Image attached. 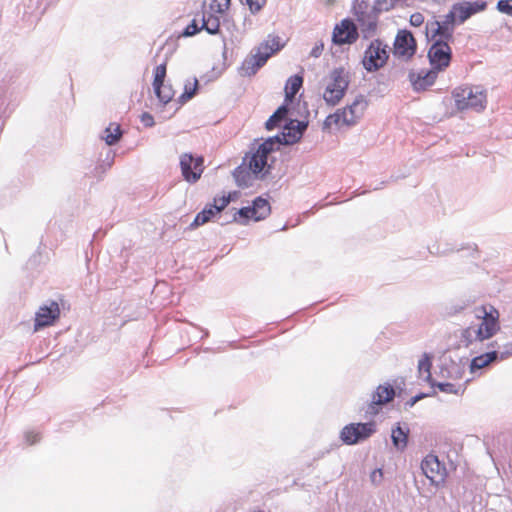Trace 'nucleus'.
<instances>
[{"label": "nucleus", "instance_id": "f257e3e1", "mask_svg": "<svg viewBox=\"0 0 512 512\" xmlns=\"http://www.w3.org/2000/svg\"><path fill=\"white\" fill-rule=\"evenodd\" d=\"M282 48L279 37L273 38L271 44L269 42L261 43L256 49L255 53L248 55L241 67L240 73L242 76H252L265 65L267 60L277 51Z\"/></svg>", "mask_w": 512, "mask_h": 512}, {"label": "nucleus", "instance_id": "f03ea898", "mask_svg": "<svg viewBox=\"0 0 512 512\" xmlns=\"http://www.w3.org/2000/svg\"><path fill=\"white\" fill-rule=\"evenodd\" d=\"M280 145H282V143L279 135L269 137L261 143L257 150L252 154L249 161V167L256 178L261 180L265 179L271 168V166L267 164L268 155L271 152L278 150Z\"/></svg>", "mask_w": 512, "mask_h": 512}, {"label": "nucleus", "instance_id": "7ed1b4c3", "mask_svg": "<svg viewBox=\"0 0 512 512\" xmlns=\"http://www.w3.org/2000/svg\"><path fill=\"white\" fill-rule=\"evenodd\" d=\"M376 432L374 422L350 423L340 432V439L346 445H355L370 438Z\"/></svg>", "mask_w": 512, "mask_h": 512}, {"label": "nucleus", "instance_id": "20e7f679", "mask_svg": "<svg viewBox=\"0 0 512 512\" xmlns=\"http://www.w3.org/2000/svg\"><path fill=\"white\" fill-rule=\"evenodd\" d=\"M387 48L388 46L380 39H375L370 43L362 60L363 66L368 72H375L386 64L389 58Z\"/></svg>", "mask_w": 512, "mask_h": 512}, {"label": "nucleus", "instance_id": "39448f33", "mask_svg": "<svg viewBox=\"0 0 512 512\" xmlns=\"http://www.w3.org/2000/svg\"><path fill=\"white\" fill-rule=\"evenodd\" d=\"M455 103L459 110L472 108L476 111H482L486 106V95L482 90L476 88H463L454 93Z\"/></svg>", "mask_w": 512, "mask_h": 512}, {"label": "nucleus", "instance_id": "423d86ee", "mask_svg": "<svg viewBox=\"0 0 512 512\" xmlns=\"http://www.w3.org/2000/svg\"><path fill=\"white\" fill-rule=\"evenodd\" d=\"M469 363L467 357L458 355L444 356L441 359L439 366V376L446 379L458 380L461 379L465 373L466 366Z\"/></svg>", "mask_w": 512, "mask_h": 512}, {"label": "nucleus", "instance_id": "0eeeda50", "mask_svg": "<svg viewBox=\"0 0 512 512\" xmlns=\"http://www.w3.org/2000/svg\"><path fill=\"white\" fill-rule=\"evenodd\" d=\"M451 48L448 41L443 39L436 40L428 51V58L432 69L439 72L447 68L451 61Z\"/></svg>", "mask_w": 512, "mask_h": 512}, {"label": "nucleus", "instance_id": "6e6552de", "mask_svg": "<svg viewBox=\"0 0 512 512\" xmlns=\"http://www.w3.org/2000/svg\"><path fill=\"white\" fill-rule=\"evenodd\" d=\"M180 168L183 178L189 183H196L204 170L203 157H194L191 153L180 156Z\"/></svg>", "mask_w": 512, "mask_h": 512}, {"label": "nucleus", "instance_id": "1a4fd4ad", "mask_svg": "<svg viewBox=\"0 0 512 512\" xmlns=\"http://www.w3.org/2000/svg\"><path fill=\"white\" fill-rule=\"evenodd\" d=\"M422 473L430 480L431 484L439 486L446 478V468L440 463L437 456L427 455L421 462Z\"/></svg>", "mask_w": 512, "mask_h": 512}, {"label": "nucleus", "instance_id": "9d476101", "mask_svg": "<svg viewBox=\"0 0 512 512\" xmlns=\"http://www.w3.org/2000/svg\"><path fill=\"white\" fill-rule=\"evenodd\" d=\"M416 49L417 44L412 33L408 30L398 31L394 41V56L409 60L416 53Z\"/></svg>", "mask_w": 512, "mask_h": 512}, {"label": "nucleus", "instance_id": "9b49d317", "mask_svg": "<svg viewBox=\"0 0 512 512\" xmlns=\"http://www.w3.org/2000/svg\"><path fill=\"white\" fill-rule=\"evenodd\" d=\"M358 37V28L353 20L344 19L340 25L335 26L332 41L337 45L353 44Z\"/></svg>", "mask_w": 512, "mask_h": 512}, {"label": "nucleus", "instance_id": "f8f14e48", "mask_svg": "<svg viewBox=\"0 0 512 512\" xmlns=\"http://www.w3.org/2000/svg\"><path fill=\"white\" fill-rule=\"evenodd\" d=\"M368 106V101L364 95H358L354 101L347 105L344 109H341L343 114V124L351 126L357 123V121L363 116L364 111Z\"/></svg>", "mask_w": 512, "mask_h": 512}, {"label": "nucleus", "instance_id": "ddd939ff", "mask_svg": "<svg viewBox=\"0 0 512 512\" xmlns=\"http://www.w3.org/2000/svg\"><path fill=\"white\" fill-rule=\"evenodd\" d=\"M60 315L59 305L55 301H50L47 305L39 308L35 317V330L52 325Z\"/></svg>", "mask_w": 512, "mask_h": 512}, {"label": "nucleus", "instance_id": "4468645a", "mask_svg": "<svg viewBox=\"0 0 512 512\" xmlns=\"http://www.w3.org/2000/svg\"><path fill=\"white\" fill-rule=\"evenodd\" d=\"M308 126L307 121L290 120L285 125L283 132L279 135L282 145H292L297 143Z\"/></svg>", "mask_w": 512, "mask_h": 512}, {"label": "nucleus", "instance_id": "2eb2a0df", "mask_svg": "<svg viewBox=\"0 0 512 512\" xmlns=\"http://www.w3.org/2000/svg\"><path fill=\"white\" fill-rule=\"evenodd\" d=\"M438 76V72L434 69L425 71L421 70L420 72L416 73L414 71H410L408 78L411 82V85L416 92L425 91L429 87H431Z\"/></svg>", "mask_w": 512, "mask_h": 512}, {"label": "nucleus", "instance_id": "dca6fc26", "mask_svg": "<svg viewBox=\"0 0 512 512\" xmlns=\"http://www.w3.org/2000/svg\"><path fill=\"white\" fill-rule=\"evenodd\" d=\"M487 7L485 1L468 2L464 1L461 3L454 4L452 10L455 11L456 17H458L459 23H464L472 15L484 11Z\"/></svg>", "mask_w": 512, "mask_h": 512}, {"label": "nucleus", "instance_id": "f3484780", "mask_svg": "<svg viewBox=\"0 0 512 512\" xmlns=\"http://www.w3.org/2000/svg\"><path fill=\"white\" fill-rule=\"evenodd\" d=\"M355 17L361 26L363 37L368 39L373 36L376 32L379 14L370 8L369 11L363 12V14L355 15Z\"/></svg>", "mask_w": 512, "mask_h": 512}, {"label": "nucleus", "instance_id": "a211bd4d", "mask_svg": "<svg viewBox=\"0 0 512 512\" xmlns=\"http://www.w3.org/2000/svg\"><path fill=\"white\" fill-rule=\"evenodd\" d=\"M477 317H482V321L477 328H481L482 336L481 339L485 340L492 337L497 329V317H494L492 314H488L484 307H481L477 310Z\"/></svg>", "mask_w": 512, "mask_h": 512}, {"label": "nucleus", "instance_id": "6ab92c4d", "mask_svg": "<svg viewBox=\"0 0 512 512\" xmlns=\"http://www.w3.org/2000/svg\"><path fill=\"white\" fill-rule=\"evenodd\" d=\"M395 396V390L392 386H378L376 392L373 394L372 403L369 407L370 414H377L378 410L375 409V405H383L393 400Z\"/></svg>", "mask_w": 512, "mask_h": 512}, {"label": "nucleus", "instance_id": "aec40b11", "mask_svg": "<svg viewBox=\"0 0 512 512\" xmlns=\"http://www.w3.org/2000/svg\"><path fill=\"white\" fill-rule=\"evenodd\" d=\"M331 83L328 84V87L337 88L338 90L345 91L349 85V77L348 73L344 68H335L330 73Z\"/></svg>", "mask_w": 512, "mask_h": 512}, {"label": "nucleus", "instance_id": "412c9836", "mask_svg": "<svg viewBox=\"0 0 512 512\" xmlns=\"http://www.w3.org/2000/svg\"><path fill=\"white\" fill-rule=\"evenodd\" d=\"M303 84V77L300 75H293L288 78L285 85V104L293 101L295 95L298 93Z\"/></svg>", "mask_w": 512, "mask_h": 512}, {"label": "nucleus", "instance_id": "4be33fe9", "mask_svg": "<svg viewBox=\"0 0 512 512\" xmlns=\"http://www.w3.org/2000/svg\"><path fill=\"white\" fill-rule=\"evenodd\" d=\"M252 170L248 166V168L243 167L242 165L236 167L233 171V176L235 182L240 188H247L252 185L253 177Z\"/></svg>", "mask_w": 512, "mask_h": 512}, {"label": "nucleus", "instance_id": "5701e85b", "mask_svg": "<svg viewBox=\"0 0 512 512\" xmlns=\"http://www.w3.org/2000/svg\"><path fill=\"white\" fill-rule=\"evenodd\" d=\"M456 22V14L452 9L444 16L442 21H439L440 29L442 31V39L449 41L453 38L454 24Z\"/></svg>", "mask_w": 512, "mask_h": 512}, {"label": "nucleus", "instance_id": "b1692460", "mask_svg": "<svg viewBox=\"0 0 512 512\" xmlns=\"http://www.w3.org/2000/svg\"><path fill=\"white\" fill-rule=\"evenodd\" d=\"M251 208L255 213V221L265 219L270 214L271 211L269 202L262 197H257L253 201V205L251 206Z\"/></svg>", "mask_w": 512, "mask_h": 512}, {"label": "nucleus", "instance_id": "393cba45", "mask_svg": "<svg viewBox=\"0 0 512 512\" xmlns=\"http://www.w3.org/2000/svg\"><path fill=\"white\" fill-rule=\"evenodd\" d=\"M201 20L203 30H205L207 33L216 35L220 32V20L217 16L214 15L213 12H210L209 15H206L203 12Z\"/></svg>", "mask_w": 512, "mask_h": 512}, {"label": "nucleus", "instance_id": "a878e982", "mask_svg": "<svg viewBox=\"0 0 512 512\" xmlns=\"http://www.w3.org/2000/svg\"><path fill=\"white\" fill-rule=\"evenodd\" d=\"M288 106L287 104H283L269 117V119L265 123V128L267 130H272L275 127L279 126L280 123L286 118L288 114Z\"/></svg>", "mask_w": 512, "mask_h": 512}, {"label": "nucleus", "instance_id": "bb28decb", "mask_svg": "<svg viewBox=\"0 0 512 512\" xmlns=\"http://www.w3.org/2000/svg\"><path fill=\"white\" fill-rule=\"evenodd\" d=\"M498 357V353L496 351H491L488 353H485L480 356L474 357L470 362V369L472 372H474L477 369H481L485 366H487L489 363L496 360Z\"/></svg>", "mask_w": 512, "mask_h": 512}, {"label": "nucleus", "instance_id": "cd10ccee", "mask_svg": "<svg viewBox=\"0 0 512 512\" xmlns=\"http://www.w3.org/2000/svg\"><path fill=\"white\" fill-rule=\"evenodd\" d=\"M153 88L157 98L164 105L169 103L175 95V91L172 86L170 84H164V82L159 85V88L156 86H153Z\"/></svg>", "mask_w": 512, "mask_h": 512}, {"label": "nucleus", "instance_id": "c85d7f7f", "mask_svg": "<svg viewBox=\"0 0 512 512\" xmlns=\"http://www.w3.org/2000/svg\"><path fill=\"white\" fill-rule=\"evenodd\" d=\"M213 209L214 207L212 204L206 205L205 208L196 215L190 227L196 228L210 221L216 214H218L217 212H214Z\"/></svg>", "mask_w": 512, "mask_h": 512}, {"label": "nucleus", "instance_id": "c756f323", "mask_svg": "<svg viewBox=\"0 0 512 512\" xmlns=\"http://www.w3.org/2000/svg\"><path fill=\"white\" fill-rule=\"evenodd\" d=\"M482 335L481 328L468 327L462 331L461 339L462 342L465 343V346L468 347L474 341H483V339H481Z\"/></svg>", "mask_w": 512, "mask_h": 512}, {"label": "nucleus", "instance_id": "7c9ffc66", "mask_svg": "<svg viewBox=\"0 0 512 512\" xmlns=\"http://www.w3.org/2000/svg\"><path fill=\"white\" fill-rule=\"evenodd\" d=\"M345 93V91L327 86L323 98L328 105L335 106L342 100Z\"/></svg>", "mask_w": 512, "mask_h": 512}, {"label": "nucleus", "instance_id": "2f4dec72", "mask_svg": "<svg viewBox=\"0 0 512 512\" xmlns=\"http://www.w3.org/2000/svg\"><path fill=\"white\" fill-rule=\"evenodd\" d=\"M391 438L393 445L397 449L403 450L407 446L408 432H405L400 426H397L392 430Z\"/></svg>", "mask_w": 512, "mask_h": 512}, {"label": "nucleus", "instance_id": "473e14b6", "mask_svg": "<svg viewBox=\"0 0 512 512\" xmlns=\"http://www.w3.org/2000/svg\"><path fill=\"white\" fill-rule=\"evenodd\" d=\"M208 3L210 12L223 14L230 6V0H205L203 7Z\"/></svg>", "mask_w": 512, "mask_h": 512}, {"label": "nucleus", "instance_id": "72a5a7b5", "mask_svg": "<svg viewBox=\"0 0 512 512\" xmlns=\"http://www.w3.org/2000/svg\"><path fill=\"white\" fill-rule=\"evenodd\" d=\"M249 219L255 220V213L250 206L242 207L232 213V220H237L241 224H246Z\"/></svg>", "mask_w": 512, "mask_h": 512}, {"label": "nucleus", "instance_id": "f704fd0d", "mask_svg": "<svg viewBox=\"0 0 512 512\" xmlns=\"http://www.w3.org/2000/svg\"><path fill=\"white\" fill-rule=\"evenodd\" d=\"M425 34L428 40H434L437 36L442 39V31L440 29L439 21L436 19L426 22Z\"/></svg>", "mask_w": 512, "mask_h": 512}, {"label": "nucleus", "instance_id": "c9c22d12", "mask_svg": "<svg viewBox=\"0 0 512 512\" xmlns=\"http://www.w3.org/2000/svg\"><path fill=\"white\" fill-rule=\"evenodd\" d=\"M431 366H432L431 356L428 353H424L422 358L419 360L418 371H419V373H421L423 371L427 373V376L425 377V381L428 383H431L433 381L432 375L430 372Z\"/></svg>", "mask_w": 512, "mask_h": 512}, {"label": "nucleus", "instance_id": "e433bc0d", "mask_svg": "<svg viewBox=\"0 0 512 512\" xmlns=\"http://www.w3.org/2000/svg\"><path fill=\"white\" fill-rule=\"evenodd\" d=\"M105 133L106 135L103 137V139L109 146L115 145L122 136V131L119 125H116V127L114 128V132L111 131V126L107 127L105 129Z\"/></svg>", "mask_w": 512, "mask_h": 512}, {"label": "nucleus", "instance_id": "4c0bfd02", "mask_svg": "<svg viewBox=\"0 0 512 512\" xmlns=\"http://www.w3.org/2000/svg\"><path fill=\"white\" fill-rule=\"evenodd\" d=\"M397 1L398 0H375L371 8L380 15L382 12L394 8Z\"/></svg>", "mask_w": 512, "mask_h": 512}, {"label": "nucleus", "instance_id": "58836bf2", "mask_svg": "<svg viewBox=\"0 0 512 512\" xmlns=\"http://www.w3.org/2000/svg\"><path fill=\"white\" fill-rule=\"evenodd\" d=\"M432 387H437L441 392L448 394H458L461 386H456L452 383L436 382L432 381L429 383Z\"/></svg>", "mask_w": 512, "mask_h": 512}, {"label": "nucleus", "instance_id": "ea45409f", "mask_svg": "<svg viewBox=\"0 0 512 512\" xmlns=\"http://www.w3.org/2000/svg\"><path fill=\"white\" fill-rule=\"evenodd\" d=\"M343 114L345 112H341V109H338L334 114H330L326 117L323 128L328 129L332 124H343Z\"/></svg>", "mask_w": 512, "mask_h": 512}, {"label": "nucleus", "instance_id": "a19ab883", "mask_svg": "<svg viewBox=\"0 0 512 512\" xmlns=\"http://www.w3.org/2000/svg\"><path fill=\"white\" fill-rule=\"evenodd\" d=\"M166 77V64H160L158 65L154 70V80H153V86H156L159 88V85L164 82Z\"/></svg>", "mask_w": 512, "mask_h": 512}, {"label": "nucleus", "instance_id": "79ce46f5", "mask_svg": "<svg viewBox=\"0 0 512 512\" xmlns=\"http://www.w3.org/2000/svg\"><path fill=\"white\" fill-rule=\"evenodd\" d=\"M231 201V195L228 196H222L220 198H214V202L212 206L214 207L213 211L217 212L218 214L222 212L230 203Z\"/></svg>", "mask_w": 512, "mask_h": 512}, {"label": "nucleus", "instance_id": "37998d69", "mask_svg": "<svg viewBox=\"0 0 512 512\" xmlns=\"http://www.w3.org/2000/svg\"><path fill=\"white\" fill-rule=\"evenodd\" d=\"M201 30H203L202 24L198 25L197 20L193 19L191 23L184 29L182 36L191 37L196 35Z\"/></svg>", "mask_w": 512, "mask_h": 512}, {"label": "nucleus", "instance_id": "c03bdc74", "mask_svg": "<svg viewBox=\"0 0 512 512\" xmlns=\"http://www.w3.org/2000/svg\"><path fill=\"white\" fill-rule=\"evenodd\" d=\"M370 8L367 0H354L352 5L354 15L363 14V12L369 11Z\"/></svg>", "mask_w": 512, "mask_h": 512}, {"label": "nucleus", "instance_id": "a18cd8bd", "mask_svg": "<svg viewBox=\"0 0 512 512\" xmlns=\"http://www.w3.org/2000/svg\"><path fill=\"white\" fill-rule=\"evenodd\" d=\"M497 9L504 14L512 16V0H499Z\"/></svg>", "mask_w": 512, "mask_h": 512}, {"label": "nucleus", "instance_id": "49530a36", "mask_svg": "<svg viewBox=\"0 0 512 512\" xmlns=\"http://www.w3.org/2000/svg\"><path fill=\"white\" fill-rule=\"evenodd\" d=\"M266 2L267 0H246V4L253 14L258 13L266 5Z\"/></svg>", "mask_w": 512, "mask_h": 512}, {"label": "nucleus", "instance_id": "de8ad7c7", "mask_svg": "<svg viewBox=\"0 0 512 512\" xmlns=\"http://www.w3.org/2000/svg\"><path fill=\"white\" fill-rule=\"evenodd\" d=\"M424 23V16L420 12L413 13L410 16V24L415 27H419Z\"/></svg>", "mask_w": 512, "mask_h": 512}, {"label": "nucleus", "instance_id": "09e8293b", "mask_svg": "<svg viewBox=\"0 0 512 512\" xmlns=\"http://www.w3.org/2000/svg\"><path fill=\"white\" fill-rule=\"evenodd\" d=\"M383 479L382 469H375L370 474V480L374 485H379Z\"/></svg>", "mask_w": 512, "mask_h": 512}, {"label": "nucleus", "instance_id": "8fccbe9b", "mask_svg": "<svg viewBox=\"0 0 512 512\" xmlns=\"http://www.w3.org/2000/svg\"><path fill=\"white\" fill-rule=\"evenodd\" d=\"M140 119L145 127H152L155 124L153 116L148 112L142 113Z\"/></svg>", "mask_w": 512, "mask_h": 512}, {"label": "nucleus", "instance_id": "3c124183", "mask_svg": "<svg viewBox=\"0 0 512 512\" xmlns=\"http://www.w3.org/2000/svg\"><path fill=\"white\" fill-rule=\"evenodd\" d=\"M25 439L28 444L33 445L40 440V434L33 431H28L25 433Z\"/></svg>", "mask_w": 512, "mask_h": 512}, {"label": "nucleus", "instance_id": "603ef678", "mask_svg": "<svg viewBox=\"0 0 512 512\" xmlns=\"http://www.w3.org/2000/svg\"><path fill=\"white\" fill-rule=\"evenodd\" d=\"M324 50V44L322 42L317 43L311 50L310 55L314 58L320 57Z\"/></svg>", "mask_w": 512, "mask_h": 512}, {"label": "nucleus", "instance_id": "864d4df0", "mask_svg": "<svg viewBox=\"0 0 512 512\" xmlns=\"http://www.w3.org/2000/svg\"><path fill=\"white\" fill-rule=\"evenodd\" d=\"M430 394L420 393L416 396L412 397L410 400H408L405 405L408 407H413L419 400L429 396Z\"/></svg>", "mask_w": 512, "mask_h": 512}, {"label": "nucleus", "instance_id": "5fc2aeb1", "mask_svg": "<svg viewBox=\"0 0 512 512\" xmlns=\"http://www.w3.org/2000/svg\"><path fill=\"white\" fill-rule=\"evenodd\" d=\"M220 224L225 225L232 222H237V220H232V213L229 215L228 213H225L224 215L219 216Z\"/></svg>", "mask_w": 512, "mask_h": 512}, {"label": "nucleus", "instance_id": "6e6d98bb", "mask_svg": "<svg viewBox=\"0 0 512 512\" xmlns=\"http://www.w3.org/2000/svg\"><path fill=\"white\" fill-rule=\"evenodd\" d=\"M197 87H198V81H197V79H195L193 88L188 89V87L185 86V91L183 93L191 95V99H192L196 94Z\"/></svg>", "mask_w": 512, "mask_h": 512}, {"label": "nucleus", "instance_id": "4d7b16f0", "mask_svg": "<svg viewBox=\"0 0 512 512\" xmlns=\"http://www.w3.org/2000/svg\"><path fill=\"white\" fill-rule=\"evenodd\" d=\"M190 99H191V95L182 93L178 98V102H180L181 104H184Z\"/></svg>", "mask_w": 512, "mask_h": 512}]
</instances>
